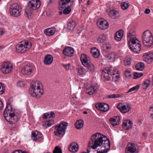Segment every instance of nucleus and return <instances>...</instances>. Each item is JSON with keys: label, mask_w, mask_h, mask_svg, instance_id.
I'll return each mask as SVG.
<instances>
[{"label": "nucleus", "mask_w": 153, "mask_h": 153, "mask_svg": "<svg viewBox=\"0 0 153 153\" xmlns=\"http://www.w3.org/2000/svg\"><path fill=\"white\" fill-rule=\"evenodd\" d=\"M102 145L106 149H108L110 147V143L108 139L104 135L99 133L92 135L88 143V146L93 149H96L97 147Z\"/></svg>", "instance_id": "obj_1"}, {"label": "nucleus", "mask_w": 153, "mask_h": 153, "mask_svg": "<svg viewBox=\"0 0 153 153\" xmlns=\"http://www.w3.org/2000/svg\"><path fill=\"white\" fill-rule=\"evenodd\" d=\"M3 115L6 120L11 124L16 123L20 118V115L12 110L11 105L9 103L7 104Z\"/></svg>", "instance_id": "obj_2"}, {"label": "nucleus", "mask_w": 153, "mask_h": 153, "mask_svg": "<svg viewBox=\"0 0 153 153\" xmlns=\"http://www.w3.org/2000/svg\"><path fill=\"white\" fill-rule=\"evenodd\" d=\"M39 0H31L27 3V6L25 9V12L27 17L31 19L33 16L32 11L38 9L40 5Z\"/></svg>", "instance_id": "obj_3"}, {"label": "nucleus", "mask_w": 153, "mask_h": 153, "mask_svg": "<svg viewBox=\"0 0 153 153\" xmlns=\"http://www.w3.org/2000/svg\"><path fill=\"white\" fill-rule=\"evenodd\" d=\"M42 86V84L39 81H37L35 83V85L31 84L30 88L29 94L33 97H36V98H39L38 93L42 95L43 93V89L40 88Z\"/></svg>", "instance_id": "obj_4"}, {"label": "nucleus", "mask_w": 153, "mask_h": 153, "mask_svg": "<svg viewBox=\"0 0 153 153\" xmlns=\"http://www.w3.org/2000/svg\"><path fill=\"white\" fill-rule=\"evenodd\" d=\"M142 42L146 47H150L153 44V37L150 31L147 30L145 31L142 36Z\"/></svg>", "instance_id": "obj_5"}, {"label": "nucleus", "mask_w": 153, "mask_h": 153, "mask_svg": "<svg viewBox=\"0 0 153 153\" xmlns=\"http://www.w3.org/2000/svg\"><path fill=\"white\" fill-rule=\"evenodd\" d=\"M31 45L27 41L25 40L18 43L16 46L15 49L17 52L22 53L29 50Z\"/></svg>", "instance_id": "obj_6"}, {"label": "nucleus", "mask_w": 153, "mask_h": 153, "mask_svg": "<svg viewBox=\"0 0 153 153\" xmlns=\"http://www.w3.org/2000/svg\"><path fill=\"white\" fill-rule=\"evenodd\" d=\"M68 125L67 123H62L58 126H56L55 128L56 131H54L55 135L56 136L63 137L65 134V129Z\"/></svg>", "instance_id": "obj_7"}, {"label": "nucleus", "mask_w": 153, "mask_h": 153, "mask_svg": "<svg viewBox=\"0 0 153 153\" xmlns=\"http://www.w3.org/2000/svg\"><path fill=\"white\" fill-rule=\"evenodd\" d=\"M9 10L11 16L18 17L21 15L22 9L21 6L19 4L17 3H15L11 5Z\"/></svg>", "instance_id": "obj_8"}, {"label": "nucleus", "mask_w": 153, "mask_h": 153, "mask_svg": "<svg viewBox=\"0 0 153 153\" xmlns=\"http://www.w3.org/2000/svg\"><path fill=\"white\" fill-rule=\"evenodd\" d=\"M129 46L131 49L136 53H139L141 49V46L137 39L129 42Z\"/></svg>", "instance_id": "obj_9"}, {"label": "nucleus", "mask_w": 153, "mask_h": 153, "mask_svg": "<svg viewBox=\"0 0 153 153\" xmlns=\"http://www.w3.org/2000/svg\"><path fill=\"white\" fill-rule=\"evenodd\" d=\"M139 149L136 144L133 143H129L125 150V153H138Z\"/></svg>", "instance_id": "obj_10"}, {"label": "nucleus", "mask_w": 153, "mask_h": 153, "mask_svg": "<svg viewBox=\"0 0 153 153\" xmlns=\"http://www.w3.org/2000/svg\"><path fill=\"white\" fill-rule=\"evenodd\" d=\"M13 65L8 62L3 63L1 65V71L4 74H7L10 72L13 68Z\"/></svg>", "instance_id": "obj_11"}, {"label": "nucleus", "mask_w": 153, "mask_h": 153, "mask_svg": "<svg viewBox=\"0 0 153 153\" xmlns=\"http://www.w3.org/2000/svg\"><path fill=\"white\" fill-rule=\"evenodd\" d=\"M34 70L33 65L28 64L24 66L21 69V72L24 75H29L31 74Z\"/></svg>", "instance_id": "obj_12"}, {"label": "nucleus", "mask_w": 153, "mask_h": 153, "mask_svg": "<svg viewBox=\"0 0 153 153\" xmlns=\"http://www.w3.org/2000/svg\"><path fill=\"white\" fill-rule=\"evenodd\" d=\"M117 108L123 113L128 112L130 109V105L128 103H119L117 105Z\"/></svg>", "instance_id": "obj_13"}, {"label": "nucleus", "mask_w": 153, "mask_h": 153, "mask_svg": "<svg viewBox=\"0 0 153 153\" xmlns=\"http://www.w3.org/2000/svg\"><path fill=\"white\" fill-rule=\"evenodd\" d=\"M97 24L99 27L101 29L105 30L107 29L108 27V22L103 19H98Z\"/></svg>", "instance_id": "obj_14"}, {"label": "nucleus", "mask_w": 153, "mask_h": 153, "mask_svg": "<svg viewBox=\"0 0 153 153\" xmlns=\"http://www.w3.org/2000/svg\"><path fill=\"white\" fill-rule=\"evenodd\" d=\"M95 107L98 110L101 111H106L109 108L108 105L105 103H100L95 105Z\"/></svg>", "instance_id": "obj_15"}, {"label": "nucleus", "mask_w": 153, "mask_h": 153, "mask_svg": "<svg viewBox=\"0 0 153 153\" xmlns=\"http://www.w3.org/2000/svg\"><path fill=\"white\" fill-rule=\"evenodd\" d=\"M32 136L33 140L36 141H41L43 138L41 133L37 131L32 132Z\"/></svg>", "instance_id": "obj_16"}, {"label": "nucleus", "mask_w": 153, "mask_h": 153, "mask_svg": "<svg viewBox=\"0 0 153 153\" xmlns=\"http://www.w3.org/2000/svg\"><path fill=\"white\" fill-rule=\"evenodd\" d=\"M97 89V87L95 85H88L85 88V93L91 95L94 93Z\"/></svg>", "instance_id": "obj_17"}, {"label": "nucleus", "mask_w": 153, "mask_h": 153, "mask_svg": "<svg viewBox=\"0 0 153 153\" xmlns=\"http://www.w3.org/2000/svg\"><path fill=\"white\" fill-rule=\"evenodd\" d=\"M153 60V53L149 52L143 56V60L147 63H150Z\"/></svg>", "instance_id": "obj_18"}, {"label": "nucleus", "mask_w": 153, "mask_h": 153, "mask_svg": "<svg viewBox=\"0 0 153 153\" xmlns=\"http://www.w3.org/2000/svg\"><path fill=\"white\" fill-rule=\"evenodd\" d=\"M102 75L107 80L110 78L111 75V69L108 68H106L102 70Z\"/></svg>", "instance_id": "obj_19"}, {"label": "nucleus", "mask_w": 153, "mask_h": 153, "mask_svg": "<svg viewBox=\"0 0 153 153\" xmlns=\"http://www.w3.org/2000/svg\"><path fill=\"white\" fill-rule=\"evenodd\" d=\"M136 33L134 28L131 29L127 35V37L129 39V42L131 41V40L133 41L137 39L136 37Z\"/></svg>", "instance_id": "obj_20"}, {"label": "nucleus", "mask_w": 153, "mask_h": 153, "mask_svg": "<svg viewBox=\"0 0 153 153\" xmlns=\"http://www.w3.org/2000/svg\"><path fill=\"white\" fill-rule=\"evenodd\" d=\"M80 60L82 64L84 66H88V64H87L90 62L88 57L85 54H82L81 55Z\"/></svg>", "instance_id": "obj_21"}, {"label": "nucleus", "mask_w": 153, "mask_h": 153, "mask_svg": "<svg viewBox=\"0 0 153 153\" xmlns=\"http://www.w3.org/2000/svg\"><path fill=\"white\" fill-rule=\"evenodd\" d=\"M63 54L68 56H71L74 54V50L73 48L67 47L65 48L63 51Z\"/></svg>", "instance_id": "obj_22"}, {"label": "nucleus", "mask_w": 153, "mask_h": 153, "mask_svg": "<svg viewBox=\"0 0 153 153\" xmlns=\"http://www.w3.org/2000/svg\"><path fill=\"white\" fill-rule=\"evenodd\" d=\"M132 122L131 120H125L123 122V127L125 130H128L132 127Z\"/></svg>", "instance_id": "obj_23"}, {"label": "nucleus", "mask_w": 153, "mask_h": 153, "mask_svg": "<svg viewBox=\"0 0 153 153\" xmlns=\"http://www.w3.org/2000/svg\"><path fill=\"white\" fill-rule=\"evenodd\" d=\"M78 149V145L76 143H71L69 147V151L72 152H75L77 151Z\"/></svg>", "instance_id": "obj_24"}, {"label": "nucleus", "mask_w": 153, "mask_h": 153, "mask_svg": "<svg viewBox=\"0 0 153 153\" xmlns=\"http://www.w3.org/2000/svg\"><path fill=\"white\" fill-rule=\"evenodd\" d=\"M71 0H60L59 1V8L61 10L65 8L70 3Z\"/></svg>", "instance_id": "obj_25"}, {"label": "nucleus", "mask_w": 153, "mask_h": 153, "mask_svg": "<svg viewBox=\"0 0 153 153\" xmlns=\"http://www.w3.org/2000/svg\"><path fill=\"white\" fill-rule=\"evenodd\" d=\"M111 123L113 126L118 125L120 122V117L119 116L114 117L110 120Z\"/></svg>", "instance_id": "obj_26"}, {"label": "nucleus", "mask_w": 153, "mask_h": 153, "mask_svg": "<svg viewBox=\"0 0 153 153\" xmlns=\"http://www.w3.org/2000/svg\"><path fill=\"white\" fill-rule=\"evenodd\" d=\"M53 57L52 55L48 54L45 56L44 60V63L46 65L51 64L53 62Z\"/></svg>", "instance_id": "obj_27"}, {"label": "nucleus", "mask_w": 153, "mask_h": 153, "mask_svg": "<svg viewBox=\"0 0 153 153\" xmlns=\"http://www.w3.org/2000/svg\"><path fill=\"white\" fill-rule=\"evenodd\" d=\"M108 15L109 17L113 19H117L119 16L118 13L114 10H110Z\"/></svg>", "instance_id": "obj_28"}, {"label": "nucleus", "mask_w": 153, "mask_h": 153, "mask_svg": "<svg viewBox=\"0 0 153 153\" xmlns=\"http://www.w3.org/2000/svg\"><path fill=\"white\" fill-rule=\"evenodd\" d=\"M123 35V30H120L116 33L114 36V38L117 41H120L122 38Z\"/></svg>", "instance_id": "obj_29"}, {"label": "nucleus", "mask_w": 153, "mask_h": 153, "mask_svg": "<svg viewBox=\"0 0 153 153\" xmlns=\"http://www.w3.org/2000/svg\"><path fill=\"white\" fill-rule=\"evenodd\" d=\"M91 53L92 56L94 58H97L100 56L99 52L96 48H91Z\"/></svg>", "instance_id": "obj_30"}, {"label": "nucleus", "mask_w": 153, "mask_h": 153, "mask_svg": "<svg viewBox=\"0 0 153 153\" xmlns=\"http://www.w3.org/2000/svg\"><path fill=\"white\" fill-rule=\"evenodd\" d=\"M84 122L82 120H77L75 124V126L77 129H81L83 126Z\"/></svg>", "instance_id": "obj_31"}, {"label": "nucleus", "mask_w": 153, "mask_h": 153, "mask_svg": "<svg viewBox=\"0 0 153 153\" xmlns=\"http://www.w3.org/2000/svg\"><path fill=\"white\" fill-rule=\"evenodd\" d=\"M106 40V36L103 34H100L97 38V41L99 43H102Z\"/></svg>", "instance_id": "obj_32"}, {"label": "nucleus", "mask_w": 153, "mask_h": 153, "mask_svg": "<svg viewBox=\"0 0 153 153\" xmlns=\"http://www.w3.org/2000/svg\"><path fill=\"white\" fill-rule=\"evenodd\" d=\"M76 26V24L75 21H72L69 22L68 25L67 29L69 30H74Z\"/></svg>", "instance_id": "obj_33"}, {"label": "nucleus", "mask_w": 153, "mask_h": 153, "mask_svg": "<svg viewBox=\"0 0 153 153\" xmlns=\"http://www.w3.org/2000/svg\"><path fill=\"white\" fill-rule=\"evenodd\" d=\"M44 32L46 35L50 36L52 35L55 32L53 28H49L45 30Z\"/></svg>", "instance_id": "obj_34"}, {"label": "nucleus", "mask_w": 153, "mask_h": 153, "mask_svg": "<svg viewBox=\"0 0 153 153\" xmlns=\"http://www.w3.org/2000/svg\"><path fill=\"white\" fill-rule=\"evenodd\" d=\"M136 69L138 71H142L144 68V65L143 62L137 63L135 66Z\"/></svg>", "instance_id": "obj_35"}, {"label": "nucleus", "mask_w": 153, "mask_h": 153, "mask_svg": "<svg viewBox=\"0 0 153 153\" xmlns=\"http://www.w3.org/2000/svg\"><path fill=\"white\" fill-rule=\"evenodd\" d=\"M113 81L115 82H118L120 79V75L119 73H113L112 74Z\"/></svg>", "instance_id": "obj_36"}, {"label": "nucleus", "mask_w": 153, "mask_h": 153, "mask_svg": "<svg viewBox=\"0 0 153 153\" xmlns=\"http://www.w3.org/2000/svg\"><path fill=\"white\" fill-rule=\"evenodd\" d=\"M116 55L114 53H110L108 56V59L110 62H113L115 60L116 58Z\"/></svg>", "instance_id": "obj_37"}, {"label": "nucleus", "mask_w": 153, "mask_h": 153, "mask_svg": "<svg viewBox=\"0 0 153 153\" xmlns=\"http://www.w3.org/2000/svg\"><path fill=\"white\" fill-rule=\"evenodd\" d=\"M88 66H84L87 67V69L90 71L92 72L94 71L95 68L93 65L90 63V62L88 64Z\"/></svg>", "instance_id": "obj_38"}, {"label": "nucleus", "mask_w": 153, "mask_h": 153, "mask_svg": "<svg viewBox=\"0 0 153 153\" xmlns=\"http://www.w3.org/2000/svg\"><path fill=\"white\" fill-rule=\"evenodd\" d=\"M78 74L81 75L84 74L86 72V70L83 67L79 68L77 69Z\"/></svg>", "instance_id": "obj_39"}, {"label": "nucleus", "mask_w": 153, "mask_h": 153, "mask_svg": "<svg viewBox=\"0 0 153 153\" xmlns=\"http://www.w3.org/2000/svg\"><path fill=\"white\" fill-rule=\"evenodd\" d=\"M129 6L128 3L125 2H122L121 4V7L122 9L124 10L127 9Z\"/></svg>", "instance_id": "obj_40"}, {"label": "nucleus", "mask_w": 153, "mask_h": 153, "mask_svg": "<svg viewBox=\"0 0 153 153\" xmlns=\"http://www.w3.org/2000/svg\"><path fill=\"white\" fill-rule=\"evenodd\" d=\"M54 123V121L53 120H50L46 121L45 122V125L48 127H50Z\"/></svg>", "instance_id": "obj_41"}, {"label": "nucleus", "mask_w": 153, "mask_h": 153, "mask_svg": "<svg viewBox=\"0 0 153 153\" xmlns=\"http://www.w3.org/2000/svg\"><path fill=\"white\" fill-rule=\"evenodd\" d=\"M150 83V81L149 79H147L144 82L143 85V88L144 89L147 88Z\"/></svg>", "instance_id": "obj_42"}, {"label": "nucleus", "mask_w": 153, "mask_h": 153, "mask_svg": "<svg viewBox=\"0 0 153 153\" xmlns=\"http://www.w3.org/2000/svg\"><path fill=\"white\" fill-rule=\"evenodd\" d=\"M53 153H62V150L60 148L57 146L55 147Z\"/></svg>", "instance_id": "obj_43"}, {"label": "nucleus", "mask_w": 153, "mask_h": 153, "mask_svg": "<svg viewBox=\"0 0 153 153\" xmlns=\"http://www.w3.org/2000/svg\"><path fill=\"white\" fill-rule=\"evenodd\" d=\"M42 117L43 119H45L51 118L50 113L48 112L44 113L42 115Z\"/></svg>", "instance_id": "obj_44"}, {"label": "nucleus", "mask_w": 153, "mask_h": 153, "mask_svg": "<svg viewBox=\"0 0 153 153\" xmlns=\"http://www.w3.org/2000/svg\"><path fill=\"white\" fill-rule=\"evenodd\" d=\"M122 96V94H113L110 95L108 96V97L110 98H119Z\"/></svg>", "instance_id": "obj_45"}, {"label": "nucleus", "mask_w": 153, "mask_h": 153, "mask_svg": "<svg viewBox=\"0 0 153 153\" xmlns=\"http://www.w3.org/2000/svg\"><path fill=\"white\" fill-rule=\"evenodd\" d=\"M131 59L128 57H126L124 60V63L125 65L128 66L131 64Z\"/></svg>", "instance_id": "obj_46"}, {"label": "nucleus", "mask_w": 153, "mask_h": 153, "mask_svg": "<svg viewBox=\"0 0 153 153\" xmlns=\"http://www.w3.org/2000/svg\"><path fill=\"white\" fill-rule=\"evenodd\" d=\"M71 11V8L69 7H66L63 11V13L65 15L69 13Z\"/></svg>", "instance_id": "obj_47"}, {"label": "nucleus", "mask_w": 153, "mask_h": 153, "mask_svg": "<svg viewBox=\"0 0 153 153\" xmlns=\"http://www.w3.org/2000/svg\"><path fill=\"white\" fill-rule=\"evenodd\" d=\"M143 75V74L141 73L135 72L134 74V79H136L142 76Z\"/></svg>", "instance_id": "obj_48"}, {"label": "nucleus", "mask_w": 153, "mask_h": 153, "mask_svg": "<svg viewBox=\"0 0 153 153\" xmlns=\"http://www.w3.org/2000/svg\"><path fill=\"white\" fill-rule=\"evenodd\" d=\"M4 89L5 88L4 85L0 83V95L4 93Z\"/></svg>", "instance_id": "obj_49"}, {"label": "nucleus", "mask_w": 153, "mask_h": 153, "mask_svg": "<svg viewBox=\"0 0 153 153\" xmlns=\"http://www.w3.org/2000/svg\"><path fill=\"white\" fill-rule=\"evenodd\" d=\"M62 66L65 68L66 71H68L71 66V64L68 63L66 64H62Z\"/></svg>", "instance_id": "obj_50"}, {"label": "nucleus", "mask_w": 153, "mask_h": 153, "mask_svg": "<svg viewBox=\"0 0 153 153\" xmlns=\"http://www.w3.org/2000/svg\"><path fill=\"white\" fill-rule=\"evenodd\" d=\"M124 75L126 77L129 78L131 76L130 71H125Z\"/></svg>", "instance_id": "obj_51"}, {"label": "nucleus", "mask_w": 153, "mask_h": 153, "mask_svg": "<svg viewBox=\"0 0 153 153\" xmlns=\"http://www.w3.org/2000/svg\"><path fill=\"white\" fill-rule=\"evenodd\" d=\"M25 85L22 81H18L17 83V86L19 87H22L24 86Z\"/></svg>", "instance_id": "obj_52"}, {"label": "nucleus", "mask_w": 153, "mask_h": 153, "mask_svg": "<svg viewBox=\"0 0 153 153\" xmlns=\"http://www.w3.org/2000/svg\"><path fill=\"white\" fill-rule=\"evenodd\" d=\"M149 113L150 114L152 118L153 119V106L150 107Z\"/></svg>", "instance_id": "obj_53"}, {"label": "nucleus", "mask_w": 153, "mask_h": 153, "mask_svg": "<svg viewBox=\"0 0 153 153\" xmlns=\"http://www.w3.org/2000/svg\"><path fill=\"white\" fill-rule=\"evenodd\" d=\"M12 153H28L25 151H22L21 150H16L12 152Z\"/></svg>", "instance_id": "obj_54"}, {"label": "nucleus", "mask_w": 153, "mask_h": 153, "mask_svg": "<svg viewBox=\"0 0 153 153\" xmlns=\"http://www.w3.org/2000/svg\"><path fill=\"white\" fill-rule=\"evenodd\" d=\"M108 149H106L105 148L104 149L102 150L101 151L97 152V153H106L107 152V150Z\"/></svg>", "instance_id": "obj_55"}, {"label": "nucleus", "mask_w": 153, "mask_h": 153, "mask_svg": "<svg viewBox=\"0 0 153 153\" xmlns=\"http://www.w3.org/2000/svg\"><path fill=\"white\" fill-rule=\"evenodd\" d=\"M5 31L2 28H0V36L4 35Z\"/></svg>", "instance_id": "obj_56"}, {"label": "nucleus", "mask_w": 153, "mask_h": 153, "mask_svg": "<svg viewBox=\"0 0 153 153\" xmlns=\"http://www.w3.org/2000/svg\"><path fill=\"white\" fill-rule=\"evenodd\" d=\"M50 116L51 118H53L55 116V114L54 113L53 111H51L50 112Z\"/></svg>", "instance_id": "obj_57"}, {"label": "nucleus", "mask_w": 153, "mask_h": 153, "mask_svg": "<svg viewBox=\"0 0 153 153\" xmlns=\"http://www.w3.org/2000/svg\"><path fill=\"white\" fill-rule=\"evenodd\" d=\"M140 86L139 85H137L133 87L134 91H137L139 88Z\"/></svg>", "instance_id": "obj_58"}, {"label": "nucleus", "mask_w": 153, "mask_h": 153, "mask_svg": "<svg viewBox=\"0 0 153 153\" xmlns=\"http://www.w3.org/2000/svg\"><path fill=\"white\" fill-rule=\"evenodd\" d=\"M150 11L149 9H146L144 11V13L146 14H149L150 13Z\"/></svg>", "instance_id": "obj_59"}, {"label": "nucleus", "mask_w": 153, "mask_h": 153, "mask_svg": "<svg viewBox=\"0 0 153 153\" xmlns=\"http://www.w3.org/2000/svg\"><path fill=\"white\" fill-rule=\"evenodd\" d=\"M88 147L87 148V152H86V153H92L91 152V151L90 150V147Z\"/></svg>", "instance_id": "obj_60"}, {"label": "nucleus", "mask_w": 153, "mask_h": 153, "mask_svg": "<svg viewBox=\"0 0 153 153\" xmlns=\"http://www.w3.org/2000/svg\"><path fill=\"white\" fill-rule=\"evenodd\" d=\"M3 106V103L0 100V110L2 108Z\"/></svg>", "instance_id": "obj_61"}, {"label": "nucleus", "mask_w": 153, "mask_h": 153, "mask_svg": "<svg viewBox=\"0 0 153 153\" xmlns=\"http://www.w3.org/2000/svg\"><path fill=\"white\" fill-rule=\"evenodd\" d=\"M113 73H114L115 74L118 73V71L117 69H113Z\"/></svg>", "instance_id": "obj_62"}, {"label": "nucleus", "mask_w": 153, "mask_h": 153, "mask_svg": "<svg viewBox=\"0 0 153 153\" xmlns=\"http://www.w3.org/2000/svg\"><path fill=\"white\" fill-rule=\"evenodd\" d=\"M134 91V89H133V88H130V89H129L128 90V91L127 92V93H129V92H131L133 91Z\"/></svg>", "instance_id": "obj_63"}, {"label": "nucleus", "mask_w": 153, "mask_h": 153, "mask_svg": "<svg viewBox=\"0 0 153 153\" xmlns=\"http://www.w3.org/2000/svg\"><path fill=\"white\" fill-rule=\"evenodd\" d=\"M87 9L86 8H84L82 9V11L83 13H85Z\"/></svg>", "instance_id": "obj_64"}]
</instances>
